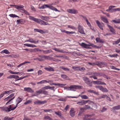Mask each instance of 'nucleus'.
Returning <instances> with one entry per match:
<instances>
[{"label":"nucleus","instance_id":"nucleus-29","mask_svg":"<svg viewBox=\"0 0 120 120\" xmlns=\"http://www.w3.org/2000/svg\"><path fill=\"white\" fill-rule=\"evenodd\" d=\"M42 58H44L48 60H52L53 58L49 56H44L42 55V56H41Z\"/></svg>","mask_w":120,"mask_h":120},{"label":"nucleus","instance_id":"nucleus-19","mask_svg":"<svg viewBox=\"0 0 120 120\" xmlns=\"http://www.w3.org/2000/svg\"><path fill=\"white\" fill-rule=\"evenodd\" d=\"M101 20L105 23H109L107 19L105 17H101Z\"/></svg>","mask_w":120,"mask_h":120},{"label":"nucleus","instance_id":"nucleus-56","mask_svg":"<svg viewBox=\"0 0 120 120\" xmlns=\"http://www.w3.org/2000/svg\"><path fill=\"white\" fill-rule=\"evenodd\" d=\"M79 15L82 17L86 21H87V20H88L86 16H84L82 15Z\"/></svg>","mask_w":120,"mask_h":120},{"label":"nucleus","instance_id":"nucleus-25","mask_svg":"<svg viewBox=\"0 0 120 120\" xmlns=\"http://www.w3.org/2000/svg\"><path fill=\"white\" fill-rule=\"evenodd\" d=\"M42 51L45 54H48L52 52V50L51 49H49L46 50H42Z\"/></svg>","mask_w":120,"mask_h":120},{"label":"nucleus","instance_id":"nucleus-24","mask_svg":"<svg viewBox=\"0 0 120 120\" xmlns=\"http://www.w3.org/2000/svg\"><path fill=\"white\" fill-rule=\"evenodd\" d=\"M56 114L58 115L61 118H63L62 116V114L59 112H55Z\"/></svg>","mask_w":120,"mask_h":120},{"label":"nucleus","instance_id":"nucleus-50","mask_svg":"<svg viewBox=\"0 0 120 120\" xmlns=\"http://www.w3.org/2000/svg\"><path fill=\"white\" fill-rule=\"evenodd\" d=\"M120 42L118 40H117L114 41L113 43V45H117Z\"/></svg>","mask_w":120,"mask_h":120},{"label":"nucleus","instance_id":"nucleus-27","mask_svg":"<svg viewBox=\"0 0 120 120\" xmlns=\"http://www.w3.org/2000/svg\"><path fill=\"white\" fill-rule=\"evenodd\" d=\"M61 77L64 79H65L67 80H70V79L66 75H61Z\"/></svg>","mask_w":120,"mask_h":120},{"label":"nucleus","instance_id":"nucleus-40","mask_svg":"<svg viewBox=\"0 0 120 120\" xmlns=\"http://www.w3.org/2000/svg\"><path fill=\"white\" fill-rule=\"evenodd\" d=\"M9 16L11 17L15 18V17H19L16 15L14 14H10L9 15Z\"/></svg>","mask_w":120,"mask_h":120},{"label":"nucleus","instance_id":"nucleus-45","mask_svg":"<svg viewBox=\"0 0 120 120\" xmlns=\"http://www.w3.org/2000/svg\"><path fill=\"white\" fill-rule=\"evenodd\" d=\"M30 63L31 62L30 61H25L23 63L20 64H19V65H20V66H21L24 64L27 63Z\"/></svg>","mask_w":120,"mask_h":120},{"label":"nucleus","instance_id":"nucleus-63","mask_svg":"<svg viewBox=\"0 0 120 120\" xmlns=\"http://www.w3.org/2000/svg\"><path fill=\"white\" fill-rule=\"evenodd\" d=\"M86 69L84 67H82L81 68H79V71H84Z\"/></svg>","mask_w":120,"mask_h":120},{"label":"nucleus","instance_id":"nucleus-26","mask_svg":"<svg viewBox=\"0 0 120 120\" xmlns=\"http://www.w3.org/2000/svg\"><path fill=\"white\" fill-rule=\"evenodd\" d=\"M93 74L96 76H102V73H97L95 72L93 73Z\"/></svg>","mask_w":120,"mask_h":120},{"label":"nucleus","instance_id":"nucleus-4","mask_svg":"<svg viewBox=\"0 0 120 120\" xmlns=\"http://www.w3.org/2000/svg\"><path fill=\"white\" fill-rule=\"evenodd\" d=\"M14 94H11L8 97L4 99V100L5 101H7L8 100L6 104V105H8L11 104V103L10 102L15 97L14 96Z\"/></svg>","mask_w":120,"mask_h":120},{"label":"nucleus","instance_id":"nucleus-58","mask_svg":"<svg viewBox=\"0 0 120 120\" xmlns=\"http://www.w3.org/2000/svg\"><path fill=\"white\" fill-rule=\"evenodd\" d=\"M86 22L87 25L90 27V28H91V26L90 23L88 21V20H87Z\"/></svg>","mask_w":120,"mask_h":120},{"label":"nucleus","instance_id":"nucleus-13","mask_svg":"<svg viewBox=\"0 0 120 120\" xmlns=\"http://www.w3.org/2000/svg\"><path fill=\"white\" fill-rule=\"evenodd\" d=\"M67 11L71 14H75L77 13V11L74 9H68L67 10Z\"/></svg>","mask_w":120,"mask_h":120},{"label":"nucleus","instance_id":"nucleus-43","mask_svg":"<svg viewBox=\"0 0 120 120\" xmlns=\"http://www.w3.org/2000/svg\"><path fill=\"white\" fill-rule=\"evenodd\" d=\"M110 67L111 69H115L117 71H119L120 70V69H119L116 68L115 66H110Z\"/></svg>","mask_w":120,"mask_h":120},{"label":"nucleus","instance_id":"nucleus-10","mask_svg":"<svg viewBox=\"0 0 120 120\" xmlns=\"http://www.w3.org/2000/svg\"><path fill=\"white\" fill-rule=\"evenodd\" d=\"M92 82L95 84L97 85H106V84L104 82L97 80L96 81H92Z\"/></svg>","mask_w":120,"mask_h":120},{"label":"nucleus","instance_id":"nucleus-15","mask_svg":"<svg viewBox=\"0 0 120 120\" xmlns=\"http://www.w3.org/2000/svg\"><path fill=\"white\" fill-rule=\"evenodd\" d=\"M107 25L109 28L110 31L113 34H116L115 30L113 28L109 25L107 24Z\"/></svg>","mask_w":120,"mask_h":120},{"label":"nucleus","instance_id":"nucleus-22","mask_svg":"<svg viewBox=\"0 0 120 120\" xmlns=\"http://www.w3.org/2000/svg\"><path fill=\"white\" fill-rule=\"evenodd\" d=\"M44 69L45 70L49 71H54L53 68L51 67H46Z\"/></svg>","mask_w":120,"mask_h":120},{"label":"nucleus","instance_id":"nucleus-31","mask_svg":"<svg viewBox=\"0 0 120 120\" xmlns=\"http://www.w3.org/2000/svg\"><path fill=\"white\" fill-rule=\"evenodd\" d=\"M24 6L22 5L18 6L17 5H16L15 6V8H16V9L18 10H20L22 8H23Z\"/></svg>","mask_w":120,"mask_h":120},{"label":"nucleus","instance_id":"nucleus-32","mask_svg":"<svg viewBox=\"0 0 120 120\" xmlns=\"http://www.w3.org/2000/svg\"><path fill=\"white\" fill-rule=\"evenodd\" d=\"M53 49L55 51L58 52L63 53H64V52L63 50H60V49H57L56 48H54V49Z\"/></svg>","mask_w":120,"mask_h":120},{"label":"nucleus","instance_id":"nucleus-46","mask_svg":"<svg viewBox=\"0 0 120 120\" xmlns=\"http://www.w3.org/2000/svg\"><path fill=\"white\" fill-rule=\"evenodd\" d=\"M102 86L100 85H97L95 86V87L98 89L100 90H101Z\"/></svg>","mask_w":120,"mask_h":120},{"label":"nucleus","instance_id":"nucleus-14","mask_svg":"<svg viewBox=\"0 0 120 120\" xmlns=\"http://www.w3.org/2000/svg\"><path fill=\"white\" fill-rule=\"evenodd\" d=\"M24 91L28 92L33 93L34 92V91L30 87H25L24 88Z\"/></svg>","mask_w":120,"mask_h":120},{"label":"nucleus","instance_id":"nucleus-59","mask_svg":"<svg viewBox=\"0 0 120 120\" xmlns=\"http://www.w3.org/2000/svg\"><path fill=\"white\" fill-rule=\"evenodd\" d=\"M94 114H87L86 115V116H87V117H92V116H94Z\"/></svg>","mask_w":120,"mask_h":120},{"label":"nucleus","instance_id":"nucleus-11","mask_svg":"<svg viewBox=\"0 0 120 120\" xmlns=\"http://www.w3.org/2000/svg\"><path fill=\"white\" fill-rule=\"evenodd\" d=\"M34 31L35 32H39L41 34L45 33L46 32V30H42L41 29H34Z\"/></svg>","mask_w":120,"mask_h":120},{"label":"nucleus","instance_id":"nucleus-7","mask_svg":"<svg viewBox=\"0 0 120 120\" xmlns=\"http://www.w3.org/2000/svg\"><path fill=\"white\" fill-rule=\"evenodd\" d=\"M89 101L90 100H82L78 102L77 103V104L79 105H83L87 103L88 102V101Z\"/></svg>","mask_w":120,"mask_h":120},{"label":"nucleus","instance_id":"nucleus-41","mask_svg":"<svg viewBox=\"0 0 120 120\" xmlns=\"http://www.w3.org/2000/svg\"><path fill=\"white\" fill-rule=\"evenodd\" d=\"M84 110H85L87 109H90V106H89L88 105H85V106H84Z\"/></svg>","mask_w":120,"mask_h":120},{"label":"nucleus","instance_id":"nucleus-17","mask_svg":"<svg viewBox=\"0 0 120 120\" xmlns=\"http://www.w3.org/2000/svg\"><path fill=\"white\" fill-rule=\"evenodd\" d=\"M17 24H19L20 23L23 24L24 23L26 22V21L23 19H21L17 20Z\"/></svg>","mask_w":120,"mask_h":120},{"label":"nucleus","instance_id":"nucleus-21","mask_svg":"<svg viewBox=\"0 0 120 120\" xmlns=\"http://www.w3.org/2000/svg\"><path fill=\"white\" fill-rule=\"evenodd\" d=\"M96 23L98 25V27L100 28L102 30H103V28L100 22L98 20L96 21Z\"/></svg>","mask_w":120,"mask_h":120},{"label":"nucleus","instance_id":"nucleus-39","mask_svg":"<svg viewBox=\"0 0 120 120\" xmlns=\"http://www.w3.org/2000/svg\"><path fill=\"white\" fill-rule=\"evenodd\" d=\"M109 56L110 57H116L118 56V55L117 54H114L112 55H109L108 56Z\"/></svg>","mask_w":120,"mask_h":120},{"label":"nucleus","instance_id":"nucleus-35","mask_svg":"<svg viewBox=\"0 0 120 120\" xmlns=\"http://www.w3.org/2000/svg\"><path fill=\"white\" fill-rule=\"evenodd\" d=\"M1 53H5L6 54L10 53V52L7 49H4L1 52Z\"/></svg>","mask_w":120,"mask_h":120},{"label":"nucleus","instance_id":"nucleus-2","mask_svg":"<svg viewBox=\"0 0 120 120\" xmlns=\"http://www.w3.org/2000/svg\"><path fill=\"white\" fill-rule=\"evenodd\" d=\"M29 18L30 19L40 24L41 25H49L50 24L48 22H45L41 19H39L34 18L33 16H29Z\"/></svg>","mask_w":120,"mask_h":120},{"label":"nucleus","instance_id":"nucleus-8","mask_svg":"<svg viewBox=\"0 0 120 120\" xmlns=\"http://www.w3.org/2000/svg\"><path fill=\"white\" fill-rule=\"evenodd\" d=\"M78 29L79 32L80 33L84 34H85L84 32L83 28L79 24L78 26Z\"/></svg>","mask_w":120,"mask_h":120},{"label":"nucleus","instance_id":"nucleus-47","mask_svg":"<svg viewBox=\"0 0 120 120\" xmlns=\"http://www.w3.org/2000/svg\"><path fill=\"white\" fill-rule=\"evenodd\" d=\"M9 72L11 73L12 74H17L18 75V74L19 73V72H15L12 71H9Z\"/></svg>","mask_w":120,"mask_h":120},{"label":"nucleus","instance_id":"nucleus-57","mask_svg":"<svg viewBox=\"0 0 120 120\" xmlns=\"http://www.w3.org/2000/svg\"><path fill=\"white\" fill-rule=\"evenodd\" d=\"M68 28H69L73 29H75V27L71 25H68Z\"/></svg>","mask_w":120,"mask_h":120},{"label":"nucleus","instance_id":"nucleus-6","mask_svg":"<svg viewBox=\"0 0 120 120\" xmlns=\"http://www.w3.org/2000/svg\"><path fill=\"white\" fill-rule=\"evenodd\" d=\"M81 45L86 48H89L90 47L89 46H91L92 47L96 48H98L97 46L94 45L92 43H90V45H87L84 43H82L81 44Z\"/></svg>","mask_w":120,"mask_h":120},{"label":"nucleus","instance_id":"nucleus-18","mask_svg":"<svg viewBox=\"0 0 120 120\" xmlns=\"http://www.w3.org/2000/svg\"><path fill=\"white\" fill-rule=\"evenodd\" d=\"M75 112L73 108L71 109L70 111V115L72 117H74L75 115Z\"/></svg>","mask_w":120,"mask_h":120},{"label":"nucleus","instance_id":"nucleus-5","mask_svg":"<svg viewBox=\"0 0 120 120\" xmlns=\"http://www.w3.org/2000/svg\"><path fill=\"white\" fill-rule=\"evenodd\" d=\"M82 79L85 83L89 86L91 87L92 86V82H90L89 79L86 77H83Z\"/></svg>","mask_w":120,"mask_h":120},{"label":"nucleus","instance_id":"nucleus-44","mask_svg":"<svg viewBox=\"0 0 120 120\" xmlns=\"http://www.w3.org/2000/svg\"><path fill=\"white\" fill-rule=\"evenodd\" d=\"M104 64L103 62H98V64H96L95 63V65H97L98 66H100L101 64Z\"/></svg>","mask_w":120,"mask_h":120},{"label":"nucleus","instance_id":"nucleus-9","mask_svg":"<svg viewBox=\"0 0 120 120\" xmlns=\"http://www.w3.org/2000/svg\"><path fill=\"white\" fill-rule=\"evenodd\" d=\"M80 96L81 98L82 99H88L89 98L87 96L85 95H82L80 96V95H79L77 97H73V96H69V97H68L69 98L71 97L72 98H78Z\"/></svg>","mask_w":120,"mask_h":120},{"label":"nucleus","instance_id":"nucleus-34","mask_svg":"<svg viewBox=\"0 0 120 120\" xmlns=\"http://www.w3.org/2000/svg\"><path fill=\"white\" fill-rule=\"evenodd\" d=\"M59 68L60 69H62L65 71H69L70 70L68 68H65L61 66Z\"/></svg>","mask_w":120,"mask_h":120},{"label":"nucleus","instance_id":"nucleus-52","mask_svg":"<svg viewBox=\"0 0 120 120\" xmlns=\"http://www.w3.org/2000/svg\"><path fill=\"white\" fill-rule=\"evenodd\" d=\"M49 86H46L45 87H44L42 88L43 90H45L48 89H49Z\"/></svg>","mask_w":120,"mask_h":120},{"label":"nucleus","instance_id":"nucleus-36","mask_svg":"<svg viewBox=\"0 0 120 120\" xmlns=\"http://www.w3.org/2000/svg\"><path fill=\"white\" fill-rule=\"evenodd\" d=\"M101 91L104 92H107L108 91V90L107 88L103 87H102Z\"/></svg>","mask_w":120,"mask_h":120},{"label":"nucleus","instance_id":"nucleus-1","mask_svg":"<svg viewBox=\"0 0 120 120\" xmlns=\"http://www.w3.org/2000/svg\"><path fill=\"white\" fill-rule=\"evenodd\" d=\"M23 100L22 98H20L19 97L17 99L16 101L17 102V103L16 106L14 107H12L11 105H10L8 107H0V109L1 110L7 112H10L11 111L13 110H15L17 106V105L19 104Z\"/></svg>","mask_w":120,"mask_h":120},{"label":"nucleus","instance_id":"nucleus-62","mask_svg":"<svg viewBox=\"0 0 120 120\" xmlns=\"http://www.w3.org/2000/svg\"><path fill=\"white\" fill-rule=\"evenodd\" d=\"M107 108H105V107H103L102 108V109L101 110V111L103 112L106 110Z\"/></svg>","mask_w":120,"mask_h":120},{"label":"nucleus","instance_id":"nucleus-61","mask_svg":"<svg viewBox=\"0 0 120 120\" xmlns=\"http://www.w3.org/2000/svg\"><path fill=\"white\" fill-rule=\"evenodd\" d=\"M4 91L5 94H10L11 93L9 90L5 91Z\"/></svg>","mask_w":120,"mask_h":120},{"label":"nucleus","instance_id":"nucleus-20","mask_svg":"<svg viewBox=\"0 0 120 120\" xmlns=\"http://www.w3.org/2000/svg\"><path fill=\"white\" fill-rule=\"evenodd\" d=\"M50 6V5H48V4H44L38 8L40 9H43L46 8H49Z\"/></svg>","mask_w":120,"mask_h":120},{"label":"nucleus","instance_id":"nucleus-16","mask_svg":"<svg viewBox=\"0 0 120 120\" xmlns=\"http://www.w3.org/2000/svg\"><path fill=\"white\" fill-rule=\"evenodd\" d=\"M29 42L32 43H34V44H36L38 42V40L37 41H34L32 38H29L28 40H26L25 41V42Z\"/></svg>","mask_w":120,"mask_h":120},{"label":"nucleus","instance_id":"nucleus-53","mask_svg":"<svg viewBox=\"0 0 120 120\" xmlns=\"http://www.w3.org/2000/svg\"><path fill=\"white\" fill-rule=\"evenodd\" d=\"M88 92L90 93H95L96 92L93 90H88Z\"/></svg>","mask_w":120,"mask_h":120},{"label":"nucleus","instance_id":"nucleus-54","mask_svg":"<svg viewBox=\"0 0 120 120\" xmlns=\"http://www.w3.org/2000/svg\"><path fill=\"white\" fill-rule=\"evenodd\" d=\"M107 95H103L101 97L99 98L98 99H99L101 98H106Z\"/></svg>","mask_w":120,"mask_h":120},{"label":"nucleus","instance_id":"nucleus-23","mask_svg":"<svg viewBox=\"0 0 120 120\" xmlns=\"http://www.w3.org/2000/svg\"><path fill=\"white\" fill-rule=\"evenodd\" d=\"M39 56L41 58H36L34 59L35 60H38L39 61H43L44 60V59H43V58H42L41 56Z\"/></svg>","mask_w":120,"mask_h":120},{"label":"nucleus","instance_id":"nucleus-64","mask_svg":"<svg viewBox=\"0 0 120 120\" xmlns=\"http://www.w3.org/2000/svg\"><path fill=\"white\" fill-rule=\"evenodd\" d=\"M23 120H31L30 118L24 116Z\"/></svg>","mask_w":120,"mask_h":120},{"label":"nucleus","instance_id":"nucleus-37","mask_svg":"<svg viewBox=\"0 0 120 120\" xmlns=\"http://www.w3.org/2000/svg\"><path fill=\"white\" fill-rule=\"evenodd\" d=\"M96 41L98 42H100L101 43H103L104 42L103 41L98 38H96Z\"/></svg>","mask_w":120,"mask_h":120},{"label":"nucleus","instance_id":"nucleus-33","mask_svg":"<svg viewBox=\"0 0 120 120\" xmlns=\"http://www.w3.org/2000/svg\"><path fill=\"white\" fill-rule=\"evenodd\" d=\"M112 108L114 110H119L120 109V105L113 107Z\"/></svg>","mask_w":120,"mask_h":120},{"label":"nucleus","instance_id":"nucleus-42","mask_svg":"<svg viewBox=\"0 0 120 120\" xmlns=\"http://www.w3.org/2000/svg\"><path fill=\"white\" fill-rule=\"evenodd\" d=\"M112 21L116 23H120V19H118L117 20H113Z\"/></svg>","mask_w":120,"mask_h":120},{"label":"nucleus","instance_id":"nucleus-28","mask_svg":"<svg viewBox=\"0 0 120 120\" xmlns=\"http://www.w3.org/2000/svg\"><path fill=\"white\" fill-rule=\"evenodd\" d=\"M53 85L55 86H58L61 87H62L63 86H64L66 85V84H62L60 83H53Z\"/></svg>","mask_w":120,"mask_h":120},{"label":"nucleus","instance_id":"nucleus-55","mask_svg":"<svg viewBox=\"0 0 120 120\" xmlns=\"http://www.w3.org/2000/svg\"><path fill=\"white\" fill-rule=\"evenodd\" d=\"M42 93L45 95H47L48 94V92L47 91L45 90H42Z\"/></svg>","mask_w":120,"mask_h":120},{"label":"nucleus","instance_id":"nucleus-48","mask_svg":"<svg viewBox=\"0 0 120 120\" xmlns=\"http://www.w3.org/2000/svg\"><path fill=\"white\" fill-rule=\"evenodd\" d=\"M44 119L46 120H52V119L50 117L48 116H46L44 118Z\"/></svg>","mask_w":120,"mask_h":120},{"label":"nucleus","instance_id":"nucleus-3","mask_svg":"<svg viewBox=\"0 0 120 120\" xmlns=\"http://www.w3.org/2000/svg\"><path fill=\"white\" fill-rule=\"evenodd\" d=\"M82 86L78 85H73L71 86L68 87H65L64 88L68 90L75 91L76 89H79L82 88Z\"/></svg>","mask_w":120,"mask_h":120},{"label":"nucleus","instance_id":"nucleus-38","mask_svg":"<svg viewBox=\"0 0 120 120\" xmlns=\"http://www.w3.org/2000/svg\"><path fill=\"white\" fill-rule=\"evenodd\" d=\"M13 118V117L10 118L6 116L4 117V120H12Z\"/></svg>","mask_w":120,"mask_h":120},{"label":"nucleus","instance_id":"nucleus-12","mask_svg":"<svg viewBox=\"0 0 120 120\" xmlns=\"http://www.w3.org/2000/svg\"><path fill=\"white\" fill-rule=\"evenodd\" d=\"M47 102L46 101H36L34 102V103L36 105H41L44 104Z\"/></svg>","mask_w":120,"mask_h":120},{"label":"nucleus","instance_id":"nucleus-30","mask_svg":"<svg viewBox=\"0 0 120 120\" xmlns=\"http://www.w3.org/2000/svg\"><path fill=\"white\" fill-rule=\"evenodd\" d=\"M49 83V82L47 81L46 80H43L40 82H38L37 83L38 84L44 83Z\"/></svg>","mask_w":120,"mask_h":120},{"label":"nucleus","instance_id":"nucleus-60","mask_svg":"<svg viewBox=\"0 0 120 120\" xmlns=\"http://www.w3.org/2000/svg\"><path fill=\"white\" fill-rule=\"evenodd\" d=\"M31 10L33 11H36V10L32 6H31Z\"/></svg>","mask_w":120,"mask_h":120},{"label":"nucleus","instance_id":"nucleus-51","mask_svg":"<svg viewBox=\"0 0 120 120\" xmlns=\"http://www.w3.org/2000/svg\"><path fill=\"white\" fill-rule=\"evenodd\" d=\"M32 101L30 100H29L26 101V102H25L24 103V104L25 105L27 104H28L31 103Z\"/></svg>","mask_w":120,"mask_h":120},{"label":"nucleus","instance_id":"nucleus-49","mask_svg":"<svg viewBox=\"0 0 120 120\" xmlns=\"http://www.w3.org/2000/svg\"><path fill=\"white\" fill-rule=\"evenodd\" d=\"M42 90L41 89L40 90L38 91H36V92L38 94H40L42 93Z\"/></svg>","mask_w":120,"mask_h":120}]
</instances>
